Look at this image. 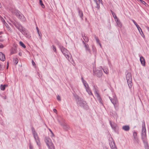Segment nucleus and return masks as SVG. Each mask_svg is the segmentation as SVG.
I'll return each mask as SVG.
<instances>
[{
	"label": "nucleus",
	"instance_id": "15",
	"mask_svg": "<svg viewBox=\"0 0 149 149\" xmlns=\"http://www.w3.org/2000/svg\"><path fill=\"white\" fill-rule=\"evenodd\" d=\"M140 61L141 63L143 66L145 65V62L144 58L143 56H141L140 58Z\"/></svg>",
	"mask_w": 149,
	"mask_h": 149
},
{
	"label": "nucleus",
	"instance_id": "63",
	"mask_svg": "<svg viewBox=\"0 0 149 149\" xmlns=\"http://www.w3.org/2000/svg\"><path fill=\"white\" fill-rule=\"evenodd\" d=\"M50 130V132H51V131H52L50 130Z\"/></svg>",
	"mask_w": 149,
	"mask_h": 149
},
{
	"label": "nucleus",
	"instance_id": "49",
	"mask_svg": "<svg viewBox=\"0 0 149 149\" xmlns=\"http://www.w3.org/2000/svg\"><path fill=\"white\" fill-rule=\"evenodd\" d=\"M22 53L21 52H19V56H22Z\"/></svg>",
	"mask_w": 149,
	"mask_h": 149
},
{
	"label": "nucleus",
	"instance_id": "58",
	"mask_svg": "<svg viewBox=\"0 0 149 149\" xmlns=\"http://www.w3.org/2000/svg\"><path fill=\"white\" fill-rule=\"evenodd\" d=\"M8 28V29L9 30H10V31H11V28H9V27Z\"/></svg>",
	"mask_w": 149,
	"mask_h": 149
},
{
	"label": "nucleus",
	"instance_id": "10",
	"mask_svg": "<svg viewBox=\"0 0 149 149\" xmlns=\"http://www.w3.org/2000/svg\"><path fill=\"white\" fill-rule=\"evenodd\" d=\"M82 42L84 45V47H85L86 50L88 51L89 53H90L91 50L89 48L88 45L87 43H85L84 40Z\"/></svg>",
	"mask_w": 149,
	"mask_h": 149
},
{
	"label": "nucleus",
	"instance_id": "53",
	"mask_svg": "<svg viewBox=\"0 0 149 149\" xmlns=\"http://www.w3.org/2000/svg\"><path fill=\"white\" fill-rule=\"evenodd\" d=\"M2 68L1 67V65L0 64V70H1L2 69Z\"/></svg>",
	"mask_w": 149,
	"mask_h": 149
},
{
	"label": "nucleus",
	"instance_id": "18",
	"mask_svg": "<svg viewBox=\"0 0 149 149\" xmlns=\"http://www.w3.org/2000/svg\"><path fill=\"white\" fill-rule=\"evenodd\" d=\"M126 78L127 81L129 80H132L131 74L130 73H128L127 74Z\"/></svg>",
	"mask_w": 149,
	"mask_h": 149
},
{
	"label": "nucleus",
	"instance_id": "48",
	"mask_svg": "<svg viewBox=\"0 0 149 149\" xmlns=\"http://www.w3.org/2000/svg\"><path fill=\"white\" fill-rule=\"evenodd\" d=\"M114 18L115 19H117V17H116V16L115 15H113V16Z\"/></svg>",
	"mask_w": 149,
	"mask_h": 149
},
{
	"label": "nucleus",
	"instance_id": "3",
	"mask_svg": "<svg viewBox=\"0 0 149 149\" xmlns=\"http://www.w3.org/2000/svg\"><path fill=\"white\" fill-rule=\"evenodd\" d=\"M31 129L33 135L34 137V139L37 143L38 146H40V142L37 133L35 131L33 127Z\"/></svg>",
	"mask_w": 149,
	"mask_h": 149
},
{
	"label": "nucleus",
	"instance_id": "52",
	"mask_svg": "<svg viewBox=\"0 0 149 149\" xmlns=\"http://www.w3.org/2000/svg\"><path fill=\"white\" fill-rule=\"evenodd\" d=\"M101 1H102V0H98V2L99 3H101Z\"/></svg>",
	"mask_w": 149,
	"mask_h": 149
},
{
	"label": "nucleus",
	"instance_id": "47",
	"mask_svg": "<svg viewBox=\"0 0 149 149\" xmlns=\"http://www.w3.org/2000/svg\"><path fill=\"white\" fill-rule=\"evenodd\" d=\"M116 22L118 21H120L119 19L118 18H117V19H116Z\"/></svg>",
	"mask_w": 149,
	"mask_h": 149
},
{
	"label": "nucleus",
	"instance_id": "35",
	"mask_svg": "<svg viewBox=\"0 0 149 149\" xmlns=\"http://www.w3.org/2000/svg\"><path fill=\"white\" fill-rule=\"evenodd\" d=\"M141 2V3L143 4H145V6H147L148 5V4H147L146 2L142 0H139Z\"/></svg>",
	"mask_w": 149,
	"mask_h": 149
},
{
	"label": "nucleus",
	"instance_id": "41",
	"mask_svg": "<svg viewBox=\"0 0 149 149\" xmlns=\"http://www.w3.org/2000/svg\"><path fill=\"white\" fill-rule=\"evenodd\" d=\"M81 79L82 81H83L84 84H84H85L86 85V82L85 83L84 82V79H83V77L81 78Z\"/></svg>",
	"mask_w": 149,
	"mask_h": 149
},
{
	"label": "nucleus",
	"instance_id": "59",
	"mask_svg": "<svg viewBox=\"0 0 149 149\" xmlns=\"http://www.w3.org/2000/svg\"><path fill=\"white\" fill-rule=\"evenodd\" d=\"M2 32H0V35L2 34Z\"/></svg>",
	"mask_w": 149,
	"mask_h": 149
},
{
	"label": "nucleus",
	"instance_id": "12",
	"mask_svg": "<svg viewBox=\"0 0 149 149\" xmlns=\"http://www.w3.org/2000/svg\"><path fill=\"white\" fill-rule=\"evenodd\" d=\"M5 59V55L2 52H0V60L2 61H4Z\"/></svg>",
	"mask_w": 149,
	"mask_h": 149
},
{
	"label": "nucleus",
	"instance_id": "26",
	"mask_svg": "<svg viewBox=\"0 0 149 149\" xmlns=\"http://www.w3.org/2000/svg\"><path fill=\"white\" fill-rule=\"evenodd\" d=\"M19 44L22 47L24 48H25L26 47L25 46V45H24V44L22 42H19Z\"/></svg>",
	"mask_w": 149,
	"mask_h": 149
},
{
	"label": "nucleus",
	"instance_id": "7",
	"mask_svg": "<svg viewBox=\"0 0 149 149\" xmlns=\"http://www.w3.org/2000/svg\"><path fill=\"white\" fill-rule=\"evenodd\" d=\"M109 98L111 102L114 105L115 108L116 107V106H117L118 105V101L117 98L116 97V96L114 97L113 99H112L110 97H109Z\"/></svg>",
	"mask_w": 149,
	"mask_h": 149
},
{
	"label": "nucleus",
	"instance_id": "50",
	"mask_svg": "<svg viewBox=\"0 0 149 149\" xmlns=\"http://www.w3.org/2000/svg\"><path fill=\"white\" fill-rule=\"evenodd\" d=\"M111 13H112L113 15V16L114 15H115L114 13L112 10H111Z\"/></svg>",
	"mask_w": 149,
	"mask_h": 149
},
{
	"label": "nucleus",
	"instance_id": "16",
	"mask_svg": "<svg viewBox=\"0 0 149 149\" xmlns=\"http://www.w3.org/2000/svg\"><path fill=\"white\" fill-rule=\"evenodd\" d=\"M17 49L16 48H12L10 50L11 54H13L17 53Z\"/></svg>",
	"mask_w": 149,
	"mask_h": 149
},
{
	"label": "nucleus",
	"instance_id": "24",
	"mask_svg": "<svg viewBox=\"0 0 149 149\" xmlns=\"http://www.w3.org/2000/svg\"><path fill=\"white\" fill-rule=\"evenodd\" d=\"M132 20L133 22L135 25L136 26L138 29H141V28L138 25V24L134 20L132 19Z\"/></svg>",
	"mask_w": 149,
	"mask_h": 149
},
{
	"label": "nucleus",
	"instance_id": "5",
	"mask_svg": "<svg viewBox=\"0 0 149 149\" xmlns=\"http://www.w3.org/2000/svg\"><path fill=\"white\" fill-rule=\"evenodd\" d=\"M15 14L17 17L22 21H25L26 19L24 16L19 12L17 11L15 12Z\"/></svg>",
	"mask_w": 149,
	"mask_h": 149
},
{
	"label": "nucleus",
	"instance_id": "44",
	"mask_svg": "<svg viewBox=\"0 0 149 149\" xmlns=\"http://www.w3.org/2000/svg\"><path fill=\"white\" fill-rule=\"evenodd\" d=\"M3 47H4V46L2 44H0V48H3Z\"/></svg>",
	"mask_w": 149,
	"mask_h": 149
},
{
	"label": "nucleus",
	"instance_id": "60",
	"mask_svg": "<svg viewBox=\"0 0 149 149\" xmlns=\"http://www.w3.org/2000/svg\"><path fill=\"white\" fill-rule=\"evenodd\" d=\"M51 132L52 133V134L53 135H54V134H53V132H52V131H51Z\"/></svg>",
	"mask_w": 149,
	"mask_h": 149
},
{
	"label": "nucleus",
	"instance_id": "45",
	"mask_svg": "<svg viewBox=\"0 0 149 149\" xmlns=\"http://www.w3.org/2000/svg\"><path fill=\"white\" fill-rule=\"evenodd\" d=\"M53 111L54 112L56 113L57 111L56 109H53Z\"/></svg>",
	"mask_w": 149,
	"mask_h": 149
},
{
	"label": "nucleus",
	"instance_id": "1",
	"mask_svg": "<svg viewBox=\"0 0 149 149\" xmlns=\"http://www.w3.org/2000/svg\"><path fill=\"white\" fill-rule=\"evenodd\" d=\"M142 132L141 133V139L144 143L145 148H148V144L147 142V139L146 133V129L144 121H143L142 124Z\"/></svg>",
	"mask_w": 149,
	"mask_h": 149
},
{
	"label": "nucleus",
	"instance_id": "11",
	"mask_svg": "<svg viewBox=\"0 0 149 149\" xmlns=\"http://www.w3.org/2000/svg\"><path fill=\"white\" fill-rule=\"evenodd\" d=\"M77 103L80 106H84V105L86 103V102L83 99H81L79 102H77Z\"/></svg>",
	"mask_w": 149,
	"mask_h": 149
},
{
	"label": "nucleus",
	"instance_id": "57",
	"mask_svg": "<svg viewBox=\"0 0 149 149\" xmlns=\"http://www.w3.org/2000/svg\"><path fill=\"white\" fill-rule=\"evenodd\" d=\"M94 0V1L96 3H97V0Z\"/></svg>",
	"mask_w": 149,
	"mask_h": 149
},
{
	"label": "nucleus",
	"instance_id": "17",
	"mask_svg": "<svg viewBox=\"0 0 149 149\" xmlns=\"http://www.w3.org/2000/svg\"><path fill=\"white\" fill-rule=\"evenodd\" d=\"M133 136L136 142L137 143H139V141L137 137V133L135 132H134L133 133Z\"/></svg>",
	"mask_w": 149,
	"mask_h": 149
},
{
	"label": "nucleus",
	"instance_id": "31",
	"mask_svg": "<svg viewBox=\"0 0 149 149\" xmlns=\"http://www.w3.org/2000/svg\"><path fill=\"white\" fill-rule=\"evenodd\" d=\"M117 24L118 25V26L120 27L122 26V24L120 22V21H118L117 22Z\"/></svg>",
	"mask_w": 149,
	"mask_h": 149
},
{
	"label": "nucleus",
	"instance_id": "13",
	"mask_svg": "<svg viewBox=\"0 0 149 149\" xmlns=\"http://www.w3.org/2000/svg\"><path fill=\"white\" fill-rule=\"evenodd\" d=\"M78 11L79 15L80 16V17L81 19L82 20L83 19V13L82 11L79 8H78L77 9Z\"/></svg>",
	"mask_w": 149,
	"mask_h": 149
},
{
	"label": "nucleus",
	"instance_id": "4",
	"mask_svg": "<svg viewBox=\"0 0 149 149\" xmlns=\"http://www.w3.org/2000/svg\"><path fill=\"white\" fill-rule=\"evenodd\" d=\"M61 49L63 54L66 58L69 60V58L70 57V54L69 51L63 46L61 47Z\"/></svg>",
	"mask_w": 149,
	"mask_h": 149
},
{
	"label": "nucleus",
	"instance_id": "14",
	"mask_svg": "<svg viewBox=\"0 0 149 149\" xmlns=\"http://www.w3.org/2000/svg\"><path fill=\"white\" fill-rule=\"evenodd\" d=\"M122 128L124 131H128L130 130V127L129 125H126L123 126Z\"/></svg>",
	"mask_w": 149,
	"mask_h": 149
},
{
	"label": "nucleus",
	"instance_id": "55",
	"mask_svg": "<svg viewBox=\"0 0 149 149\" xmlns=\"http://www.w3.org/2000/svg\"><path fill=\"white\" fill-rule=\"evenodd\" d=\"M9 63L8 62L7 63V69L8 68V65Z\"/></svg>",
	"mask_w": 149,
	"mask_h": 149
},
{
	"label": "nucleus",
	"instance_id": "2",
	"mask_svg": "<svg viewBox=\"0 0 149 149\" xmlns=\"http://www.w3.org/2000/svg\"><path fill=\"white\" fill-rule=\"evenodd\" d=\"M15 26L23 34L27 35V31L25 29L17 22L14 21L12 22Z\"/></svg>",
	"mask_w": 149,
	"mask_h": 149
},
{
	"label": "nucleus",
	"instance_id": "33",
	"mask_svg": "<svg viewBox=\"0 0 149 149\" xmlns=\"http://www.w3.org/2000/svg\"><path fill=\"white\" fill-rule=\"evenodd\" d=\"M95 38L97 42V43L99 44L100 43V41L98 39V37L95 36Z\"/></svg>",
	"mask_w": 149,
	"mask_h": 149
},
{
	"label": "nucleus",
	"instance_id": "25",
	"mask_svg": "<svg viewBox=\"0 0 149 149\" xmlns=\"http://www.w3.org/2000/svg\"><path fill=\"white\" fill-rule=\"evenodd\" d=\"M75 97L76 98L77 100V103L79 102V101H80L81 99L77 95H76Z\"/></svg>",
	"mask_w": 149,
	"mask_h": 149
},
{
	"label": "nucleus",
	"instance_id": "38",
	"mask_svg": "<svg viewBox=\"0 0 149 149\" xmlns=\"http://www.w3.org/2000/svg\"><path fill=\"white\" fill-rule=\"evenodd\" d=\"M96 95H97V97H99L100 99H101V98L100 97L99 94L96 91Z\"/></svg>",
	"mask_w": 149,
	"mask_h": 149
},
{
	"label": "nucleus",
	"instance_id": "20",
	"mask_svg": "<svg viewBox=\"0 0 149 149\" xmlns=\"http://www.w3.org/2000/svg\"><path fill=\"white\" fill-rule=\"evenodd\" d=\"M127 82L129 88H131L132 86V80H127Z\"/></svg>",
	"mask_w": 149,
	"mask_h": 149
},
{
	"label": "nucleus",
	"instance_id": "21",
	"mask_svg": "<svg viewBox=\"0 0 149 149\" xmlns=\"http://www.w3.org/2000/svg\"><path fill=\"white\" fill-rule=\"evenodd\" d=\"M82 37L84 40V41H85L86 42H88V41L89 40L88 38L86 36H85V35H84V36L82 35Z\"/></svg>",
	"mask_w": 149,
	"mask_h": 149
},
{
	"label": "nucleus",
	"instance_id": "23",
	"mask_svg": "<svg viewBox=\"0 0 149 149\" xmlns=\"http://www.w3.org/2000/svg\"><path fill=\"white\" fill-rule=\"evenodd\" d=\"M7 85H1L0 86V88L1 90L2 91H4L5 90L6 88V86H7Z\"/></svg>",
	"mask_w": 149,
	"mask_h": 149
},
{
	"label": "nucleus",
	"instance_id": "37",
	"mask_svg": "<svg viewBox=\"0 0 149 149\" xmlns=\"http://www.w3.org/2000/svg\"><path fill=\"white\" fill-rule=\"evenodd\" d=\"M138 31H139V32L141 34V33L140 30L141 31V32L142 33V34L143 35V36H144V35L143 34V33L142 30L141 29H141H138Z\"/></svg>",
	"mask_w": 149,
	"mask_h": 149
},
{
	"label": "nucleus",
	"instance_id": "32",
	"mask_svg": "<svg viewBox=\"0 0 149 149\" xmlns=\"http://www.w3.org/2000/svg\"><path fill=\"white\" fill-rule=\"evenodd\" d=\"M14 63L15 64V65H16L18 62V59L17 58H16L15 59H14Z\"/></svg>",
	"mask_w": 149,
	"mask_h": 149
},
{
	"label": "nucleus",
	"instance_id": "34",
	"mask_svg": "<svg viewBox=\"0 0 149 149\" xmlns=\"http://www.w3.org/2000/svg\"><path fill=\"white\" fill-rule=\"evenodd\" d=\"M52 47H53V50L55 52H56V47L54 45L52 46Z\"/></svg>",
	"mask_w": 149,
	"mask_h": 149
},
{
	"label": "nucleus",
	"instance_id": "46",
	"mask_svg": "<svg viewBox=\"0 0 149 149\" xmlns=\"http://www.w3.org/2000/svg\"><path fill=\"white\" fill-rule=\"evenodd\" d=\"M2 37V36L0 37V41H1V42H2L3 40L2 39H1Z\"/></svg>",
	"mask_w": 149,
	"mask_h": 149
},
{
	"label": "nucleus",
	"instance_id": "51",
	"mask_svg": "<svg viewBox=\"0 0 149 149\" xmlns=\"http://www.w3.org/2000/svg\"><path fill=\"white\" fill-rule=\"evenodd\" d=\"M36 29H37V30L38 32H39L38 28V27H36Z\"/></svg>",
	"mask_w": 149,
	"mask_h": 149
},
{
	"label": "nucleus",
	"instance_id": "43",
	"mask_svg": "<svg viewBox=\"0 0 149 149\" xmlns=\"http://www.w3.org/2000/svg\"><path fill=\"white\" fill-rule=\"evenodd\" d=\"M29 148L30 149H33V147L31 144H30L29 145Z\"/></svg>",
	"mask_w": 149,
	"mask_h": 149
},
{
	"label": "nucleus",
	"instance_id": "56",
	"mask_svg": "<svg viewBox=\"0 0 149 149\" xmlns=\"http://www.w3.org/2000/svg\"><path fill=\"white\" fill-rule=\"evenodd\" d=\"M110 125H111V127L112 128H113V126H112V124L111 123H110Z\"/></svg>",
	"mask_w": 149,
	"mask_h": 149
},
{
	"label": "nucleus",
	"instance_id": "8",
	"mask_svg": "<svg viewBox=\"0 0 149 149\" xmlns=\"http://www.w3.org/2000/svg\"><path fill=\"white\" fill-rule=\"evenodd\" d=\"M45 141L47 146H49L52 145V143L50 138L47 137H45Z\"/></svg>",
	"mask_w": 149,
	"mask_h": 149
},
{
	"label": "nucleus",
	"instance_id": "6",
	"mask_svg": "<svg viewBox=\"0 0 149 149\" xmlns=\"http://www.w3.org/2000/svg\"><path fill=\"white\" fill-rule=\"evenodd\" d=\"M93 72L94 74L99 77H101L102 75V71L100 69L95 70L93 69Z\"/></svg>",
	"mask_w": 149,
	"mask_h": 149
},
{
	"label": "nucleus",
	"instance_id": "54",
	"mask_svg": "<svg viewBox=\"0 0 149 149\" xmlns=\"http://www.w3.org/2000/svg\"><path fill=\"white\" fill-rule=\"evenodd\" d=\"M98 44L99 45L100 47L101 48L102 47V46L101 43H99Z\"/></svg>",
	"mask_w": 149,
	"mask_h": 149
},
{
	"label": "nucleus",
	"instance_id": "28",
	"mask_svg": "<svg viewBox=\"0 0 149 149\" xmlns=\"http://www.w3.org/2000/svg\"><path fill=\"white\" fill-rule=\"evenodd\" d=\"M39 1L40 4L41 5L42 7L43 8H44L45 7V6L43 3L42 0H39Z\"/></svg>",
	"mask_w": 149,
	"mask_h": 149
},
{
	"label": "nucleus",
	"instance_id": "39",
	"mask_svg": "<svg viewBox=\"0 0 149 149\" xmlns=\"http://www.w3.org/2000/svg\"><path fill=\"white\" fill-rule=\"evenodd\" d=\"M38 33L39 35V36L40 37V38H41L42 36V34L41 32H39Z\"/></svg>",
	"mask_w": 149,
	"mask_h": 149
},
{
	"label": "nucleus",
	"instance_id": "42",
	"mask_svg": "<svg viewBox=\"0 0 149 149\" xmlns=\"http://www.w3.org/2000/svg\"><path fill=\"white\" fill-rule=\"evenodd\" d=\"M32 65L33 66H35L36 65V64H35V62H34V61H33L32 60Z\"/></svg>",
	"mask_w": 149,
	"mask_h": 149
},
{
	"label": "nucleus",
	"instance_id": "30",
	"mask_svg": "<svg viewBox=\"0 0 149 149\" xmlns=\"http://www.w3.org/2000/svg\"><path fill=\"white\" fill-rule=\"evenodd\" d=\"M97 6L95 7L96 8H97L98 9H99L100 8V3H98V1H97V3H96Z\"/></svg>",
	"mask_w": 149,
	"mask_h": 149
},
{
	"label": "nucleus",
	"instance_id": "29",
	"mask_svg": "<svg viewBox=\"0 0 149 149\" xmlns=\"http://www.w3.org/2000/svg\"><path fill=\"white\" fill-rule=\"evenodd\" d=\"M58 122L60 123L61 125L66 130L68 128V127H66V126L63 124H61L60 121L58 120Z\"/></svg>",
	"mask_w": 149,
	"mask_h": 149
},
{
	"label": "nucleus",
	"instance_id": "22",
	"mask_svg": "<svg viewBox=\"0 0 149 149\" xmlns=\"http://www.w3.org/2000/svg\"><path fill=\"white\" fill-rule=\"evenodd\" d=\"M103 70L104 72L106 74H108L109 73V70L108 68H104Z\"/></svg>",
	"mask_w": 149,
	"mask_h": 149
},
{
	"label": "nucleus",
	"instance_id": "40",
	"mask_svg": "<svg viewBox=\"0 0 149 149\" xmlns=\"http://www.w3.org/2000/svg\"><path fill=\"white\" fill-rule=\"evenodd\" d=\"M57 99L59 101H60L61 100V97L59 95H58L57 96Z\"/></svg>",
	"mask_w": 149,
	"mask_h": 149
},
{
	"label": "nucleus",
	"instance_id": "61",
	"mask_svg": "<svg viewBox=\"0 0 149 149\" xmlns=\"http://www.w3.org/2000/svg\"><path fill=\"white\" fill-rule=\"evenodd\" d=\"M146 148L147 149H148V148Z\"/></svg>",
	"mask_w": 149,
	"mask_h": 149
},
{
	"label": "nucleus",
	"instance_id": "19",
	"mask_svg": "<svg viewBox=\"0 0 149 149\" xmlns=\"http://www.w3.org/2000/svg\"><path fill=\"white\" fill-rule=\"evenodd\" d=\"M110 146L111 149H117L114 141L111 143Z\"/></svg>",
	"mask_w": 149,
	"mask_h": 149
},
{
	"label": "nucleus",
	"instance_id": "27",
	"mask_svg": "<svg viewBox=\"0 0 149 149\" xmlns=\"http://www.w3.org/2000/svg\"><path fill=\"white\" fill-rule=\"evenodd\" d=\"M48 146L50 149H55L53 143H52V145Z\"/></svg>",
	"mask_w": 149,
	"mask_h": 149
},
{
	"label": "nucleus",
	"instance_id": "36",
	"mask_svg": "<svg viewBox=\"0 0 149 149\" xmlns=\"http://www.w3.org/2000/svg\"><path fill=\"white\" fill-rule=\"evenodd\" d=\"M0 18L2 22L3 23L5 22V20L1 16H0Z\"/></svg>",
	"mask_w": 149,
	"mask_h": 149
},
{
	"label": "nucleus",
	"instance_id": "62",
	"mask_svg": "<svg viewBox=\"0 0 149 149\" xmlns=\"http://www.w3.org/2000/svg\"><path fill=\"white\" fill-rule=\"evenodd\" d=\"M141 35H142V36H142V32H141Z\"/></svg>",
	"mask_w": 149,
	"mask_h": 149
},
{
	"label": "nucleus",
	"instance_id": "9",
	"mask_svg": "<svg viewBox=\"0 0 149 149\" xmlns=\"http://www.w3.org/2000/svg\"><path fill=\"white\" fill-rule=\"evenodd\" d=\"M84 86L85 87L86 90L88 94L90 95H92L93 96L92 92L91 91V90L89 87L88 84H87L86 85L85 84H84Z\"/></svg>",
	"mask_w": 149,
	"mask_h": 149
}]
</instances>
